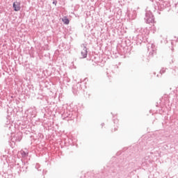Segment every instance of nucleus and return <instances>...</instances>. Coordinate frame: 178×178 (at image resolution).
Here are the masks:
<instances>
[{
	"mask_svg": "<svg viewBox=\"0 0 178 178\" xmlns=\"http://www.w3.org/2000/svg\"><path fill=\"white\" fill-rule=\"evenodd\" d=\"M136 36L133 37L134 41H136L137 45L141 44V42H145L147 37L149 34V31L147 28H138L134 31Z\"/></svg>",
	"mask_w": 178,
	"mask_h": 178,
	"instance_id": "nucleus-1",
	"label": "nucleus"
},
{
	"mask_svg": "<svg viewBox=\"0 0 178 178\" xmlns=\"http://www.w3.org/2000/svg\"><path fill=\"white\" fill-rule=\"evenodd\" d=\"M76 116V113L73 111L65 110L61 115V118L63 120L68 119L67 120H73Z\"/></svg>",
	"mask_w": 178,
	"mask_h": 178,
	"instance_id": "nucleus-2",
	"label": "nucleus"
},
{
	"mask_svg": "<svg viewBox=\"0 0 178 178\" xmlns=\"http://www.w3.org/2000/svg\"><path fill=\"white\" fill-rule=\"evenodd\" d=\"M145 20L147 24H153V23H155V17L150 10L146 11Z\"/></svg>",
	"mask_w": 178,
	"mask_h": 178,
	"instance_id": "nucleus-3",
	"label": "nucleus"
},
{
	"mask_svg": "<svg viewBox=\"0 0 178 178\" xmlns=\"http://www.w3.org/2000/svg\"><path fill=\"white\" fill-rule=\"evenodd\" d=\"M147 47L149 52V56L152 58V56L156 54V47L155 44H154V43H148Z\"/></svg>",
	"mask_w": 178,
	"mask_h": 178,
	"instance_id": "nucleus-4",
	"label": "nucleus"
},
{
	"mask_svg": "<svg viewBox=\"0 0 178 178\" xmlns=\"http://www.w3.org/2000/svg\"><path fill=\"white\" fill-rule=\"evenodd\" d=\"M83 82L78 83L72 86V92L74 95H79L81 90H83Z\"/></svg>",
	"mask_w": 178,
	"mask_h": 178,
	"instance_id": "nucleus-5",
	"label": "nucleus"
},
{
	"mask_svg": "<svg viewBox=\"0 0 178 178\" xmlns=\"http://www.w3.org/2000/svg\"><path fill=\"white\" fill-rule=\"evenodd\" d=\"M23 138V134L21 131L11 136V141L13 143H20Z\"/></svg>",
	"mask_w": 178,
	"mask_h": 178,
	"instance_id": "nucleus-6",
	"label": "nucleus"
},
{
	"mask_svg": "<svg viewBox=\"0 0 178 178\" xmlns=\"http://www.w3.org/2000/svg\"><path fill=\"white\" fill-rule=\"evenodd\" d=\"M157 6L158 9H159L160 10H163V9H166V8L169 6V3H168V1H163L161 0L157 3Z\"/></svg>",
	"mask_w": 178,
	"mask_h": 178,
	"instance_id": "nucleus-7",
	"label": "nucleus"
},
{
	"mask_svg": "<svg viewBox=\"0 0 178 178\" xmlns=\"http://www.w3.org/2000/svg\"><path fill=\"white\" fill-rule=\"evenodd\" d=\"M82 50L81 51V55L82 56V59H85V58H87V54H88V49L86 46V44L81 45Z\"/></svg>",
	"mask_w": 178,
	"mask_h": 178,
	"instance_id": "nucleus-8",
	"label": "nucleus"
},
{
	"mask_svg": "<svg viewBox=\"0 0 178 178\" xmlns=\"http://www.w3.org/2000/svg\"><path fill=\"white\" fill-rule=\"evenodd\" d=\"M13 8L15 12H19V10L21 9L20 3L17 1L14 2L13 4Z\"/></svg>",
	"mask_w": 178,
	"mask_h": 178,
	"instance_id": "nucleus-9",
	"label": "nucleus"
},
{
	"mask_svg": "<svg viewBox=\"0 0 178 178\" xmlns=\"http://www.w3.org/2000/svg\"><path fill=\"white\" fill-rule=\"evenodd\" d=\"M149 161V156H145L144 159H142V165H147Z\"/></svg>",
	"mask_w": 178,
	"mask_h": 178,
	"instance_id": "nucleus-10",
	"label": "nucleus"
},
{
	"mask_svg": "<svg viewBox=\"0 0 178 178\" xmlns=\"http://www.w3.org/2000/svg\"><path fill=\"white\" fill-rule=\"evenodd\" d=\"M20 154L22 158H27V156H29V152H24V150H21Z\"/></svg>",
	"mask_w": 178,
	"mask_h": 178,
	"instance_id": "nucleus-11",
	"label": "nucleus"
},
{
	"mask_svg": "<svg viewBox=\"0 0 178 178\" xmlns=\"http://www.w3.org/2000/svg\"><path fill=\"white\" fill-rule=\"evenodd\" d=\"M63 22L64 24H69V23H70L69 19L66 17L63 18Z\"/></svg>",
	"mask_w": 178,
	"mask_h": 178,
	"instance_id": "nucleus-12",
	"label": "nucleus"
},
{
	"mask_svg": "<svg viewBox=\"0 0 178 178\" xmlns=\"http://www.w3.org/2000/svg\"><path fill=\"white\" fill-rule=\"evenodd\" d=\"M150 154H154V156L158 157L159 156L160 154H159V151L156 150L154 152H151Z\"/></svg>",
	"mask_w": 178,
	"mask_h": 178,
	"instance_id": "nucleus-13",
	"label": "nucleus"
},
{
	"mask_svg": "<svg viewBox=\"0 0 178 178\" xmlns=\"http://www.w3.org/2000/svg\"><path fill=\"white\" fill-rule=\"evenodd\" d=\"M165 72H166V69L163 68L161 70L160 73L161 74H163V73H165Z\"/></svg>",
	"mask_w": 178,
	"mask_h": 178,
	"instance_id": "nucleus-14",
	"label": "nucleus"
},
{
	"mask_svg": "<svg viewBox=\"0 0 178 178\" xmlns=\"http://www.w3.org/2000/svg\"><path fill=\"white\" fill-rule=\"evenodd\" d=\"M35 168L38 169V170H40V164L37 163L35 165Z\"/></svg>",
	"mask_w": 178,
	"mask_h": 178,
	"instance_id": "nucleus-15",
	"label": "nucleus"
},
{
	"mask_svg": "<svg viewBox=\"0 0 178 178\" xmlns=\"http://www.w3.org/2000/svg\"><path fill=\"white\" fill-rule=\"evenodd\" d=\"M56 3H58V1H53V4H54V5H56Z\"/></svg>",
	"mask_w": 178,
	"mask_h": 178,
	"instance_id": "nucleus-16",
	"label": "nucleus"
},
{
	"mask_svg": "<svg viewBox=\"0 0 178 178\" xmlns=\"http://www.w3.org/2000/svg\"><path fill=\"white\" fill-rule=\"evenodd\" d=\"M175 38L176 39V40H175V41L176 42H177V41H178V38L175 37Z\"/></svg>",
	"mask_w": 178,
	"mask_h": 178,
	"instance_id": "nucleus-17",
	"label": "nucleus"
},
{
	"mask_svg": "<svg viewBox=\"0 0 178 178\" xmlns=\"http://www.w3.org/2000/svg\"><path fill=\"white\" fill-rule=\"evenodd\" d=\"M102 127L105 126V124L104 123H102Z\"/></svg>",
	"mask_w": 178,
	"mask_h": 178,
	"instance_id": "nucleus-18",
	"label": "nucleus"
},
{
	"mask_svg": "<svg viewBox=\"0 0 178 178\" xmlns=\"http://www.w3.org/2000/svg\"><path fill=\"white\" fill-rule=\"evenodd\" d=\"M118 130V128H114V131H116Z\"/></svg>",
	"mask_w": 178,
	"mask_h": 178,
	"instance_id": "nucleus-19",
	"label": "nucleus"
},
{
	"mask_svg": "<svg viewBox=\"0 0 178 178\" xmlns=\"http://www.w3.org/2000/svg\"><path fill=\"white\" fill-rule=\"evenodd\" d=\"M172 45H173V41L171 42Z\"/></svg>",
	"mask_w": 178,
	"mask_h": 178,
	"instance_id": "nucleus-20",
	"label": "nucleus"
},
{
	"mask_svg": "<svg viewBox=\"0 0 178 178\" xmlns=\"http://www.w3.org/2000/svg\"><path fill=\"white\" fill-rule=\"evenodd\" d=\"M150 1H154V0H150Z\"/></svg>",
	"mask_w": 178,
	"mask_h": 178,
	"instance_id": "nucleus-21",
	"label": "nucleus"
}]
</instances>
